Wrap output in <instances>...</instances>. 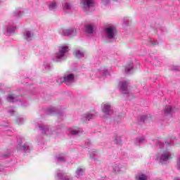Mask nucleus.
<instances>
[{
	"instance_id": "obj_1",
	"label": "nucleus",
	"mask_w": 180,
	"mask_h": 180,
	"mask_svg": "<svg viewBox=\"0 0 180 180\" xmlns=\"http://www.w3.org/2000/svg\"><path fill=\"white\" fill-rule=\"evenodd\" d=\"M116 28L115 27H110L105 28V32L108 39H113L115 34H116Z\"/></svg>"
},
{
	"instance_id": "obj_2",
	"label": "nucleus",
	"mask_w": 180,
	"mask_h": 180,
	"mask_svg": "<svg viewBox=\"0 0 180 180\" xmlns=\"http://www.w3.org/2000/svg\"><path fill=\"white\" fill-rule=\"evenodd\" d=\"M68 51V46H61L59 49V52L56 53V58H63L64 57V54Z\"/></svg>"
},
{
	"instance_id": "obj_3",
	"label": "nucleus",
	"mask_w": 180,
	"mask_h": 180,
	"mask_svg": "<svg viewBox=\"0 0 180 180\" xmlns=\"http://www.w3.org/2000/svg\"><path fill=\"white\" fill-rule=\"evenodd\" d=\"M103 112L105 113L106 115H112L113 113V111H112V109L110 108V105L108 103L103 104Z\"/></svg>"
},
{
	"instance_id": "obj_4",
	"label": "nucleus",
	"mask_w": 180,
	"mask_h": 180,
	"mask_svg": "<svg viewBox=\"0 0 180 180\" xmlns=\"http://www.w3.org/2000/svg\"><path fill=\"white\" fill-rule=\"evenodd\" d=\"M82 8L85 9V8H91L92 6V4H94V1L92 0H84L82 1Z\"/></svg>"
},
{
	"instance_id": "obj_5",
	"label": "nucleus",
	"mask_w": 180,
	"mask_h": 180,
	"mask_svg": "<svg viewBox=\"0 0 180 180\" xmlns=\"http://www.w3.org/2000/svg\"><path fill=\"white\" fill-rule=\"evenodd\" d=\"M74 79V75L70 74L69 75H68L67 77H64L63 78V82H65V84H66V85H70V84H71V82H72V80Z\"/></svg>"
},
{
	"instance_id": "obj_6",
	"label": "nucleus",
	"mask_w": 180,
	"mask_h": 180,
	"mask_svg": "<svg viewBox=\"0 0 180 180\" xmlns=\"http://www.w3.org/2000/svg\"><path fill=\"white\" fill-rule=\"evenodd\" d=\"M171 158V153H166L161 156L162 161H168Z\"/></svg>"
},
{
	"instance_id": "obj_7",
	"label": "nucleus",
	"mask_w": 180,
	"mask_h": 180,
	"mask_svg": "<svg viewBox=\"0 0 180 180\" xmlns=\"http://www.w3.org/2000/svg\"><path fill=\"white\" fill-rule=\"evenodd\" d=\"M74 55L75 56L76 58H82L84 57V53L81 52L80 51H75Z\"/></svg>"
},
{
	"instance_id": "obj_8",
	"label": "nucleus",
	"mask_w": 180,
	"mask_h": 180,
	"mask_svg": "<svg viewBox=\"0 0 180 180\" xmlns=\"http://www.w3.org/2000/svg\"><path fill=\"white\" fill-rule=\"evenodd\" d=\"M49 9L50 11H54L57 9V3H56V1L51 3L49 6Z\"/></svg>"
},
{
	"instance_id": "obj_9",
	"label": "nucleus",
	"mask_w": 180,
	"mask_h": 180,
	"mask_svg": "<svg viewBox=\"0 0 180 180\" xmlns=\"http://www.w3.org/2000/svg\"><path fill=\"white\" fill-rule=\"evenodd\" d=\"M86 32L89 34L94 33V27H92V25H89L86 26Z\"/></svg>"
},
{
	"instance_id": "obj_10",
	"label": "nucleus",
	"mask_w": 180,
	"mask_h": 180,
	"mask_svg": "<svg viewBox=\"0 0 180 180\" xmlns=\"http://www.w3.org/2000/svg\"><path fill=\"white\" fill-rule=\"evenodd\" d=\"M120 89L122 91H127V83L126 82H122L120 84Z\"/></svg>"
},
{
	"instance_id": "obj_11",
	"label": "nucleus",
	"mask_w": 180,
	"mask_h": 180,
	"mask_svg": "<svg viewBox=\"0 0 180 180\" xmlns=\"http://www.w3.org/2000/svg\"><path fill=\"white\" fill-rule=\"evenodd\" d=\"M72 33H74V29L66 30L64 32L65 36H70V34H72Z\"/></svg>"
},
{
	"instance_id": "obj_12",
	"label": "nucleus",
	"mask_w": 180,
	"mask_h": 180,
	"mask_svg": "<svg viewBox=\"0 0 180 180\" xmlns=\"http://www.w3.org/2000/svg\"><path fill=\"white\" fill-rule=\"evenodd\" d=\"M70 9H71V5L69 3H65L63 6L64 12H66V11H68Z\"/></svg>"
},
{
	"instance_id": "obj_13",
	"label": "nucleus",
	"mask_w": 180,
	"mask_h": 180,
	"mask_svg": "<svg viewBox=\"0 0 180 180\" xmlns=\"http://www.w3.org/2000/svg\"><path fill=\"white\" fill-rule=\"evenodd\" d=\"M13 99H15V95L9 94L8 98V102H13Z\"/></svg>"
},
{
	"instance_id": "obj_14",
	"label": "nucleus",
	"mask_w": 180,
	"mask_h": 180,
	"mask_svg": "<svg viewBox=\"0 0 180 180\" xmlns=\"http://www.w3.org/2000/svg\"><path fill=\"white\" fill-rule=\"evenodd\" d=\"M25 39H27V40L32 39V34H30V32H27L26 35H25Z\"/></svg>"
},
{
	"instance_id": "obj_15",
	"label": "nucleus",
	"mask_w": 180,
	"mask_h": 180,
	"mask_svg": "<svg viewBox=\"0 0 180 180\" xmlns=\"http://www.w3.org/2000/svg\"><path fill=\"white\" fill-rule=\"evenodd\" d=\"M165 113H167V115H169V113H171V112H172V108L171 107H167L166 109H165Z\"/></svg>"
},
{
	"instance_id": "obj_16",
	"label": "nucleus",
	"mask_w": 180,
	"mask_h": 180,
	"mask_svg": "<svg viewBox=\"0 0 180 180\" xmlns=\"http://www.w3.org/2000/svg\"><path fill=\"white\" fill-rule=\"evenodd\" d=\"M137 180H147V176H146L144 174H141L139 176Z\"/></svg>"
},
{
	"instance_id": "obj_17",
	"label": "nucleus",
	"mask_w": 180,
	"mask_h": 180,
	"mask_svg": "<svg viewBox=\"0 0 180 180\" xmlns=\"http://www.w3.org/2000/svg\"><path fill=\"white\" fill-rule=\"evenodd\" d=\"M148 119V117L147 115H142L141 117V122H146Z\"/></svg>"
},
{
	"instance_id": "obj_18",
	"label": "nucleus",
	"mask_w": 180,
	"mask_h": 180,
	"mask_svg": "<svg viewBox=\"0 0 180 180\" xmlns=\"http://www.w3.org/2000/svg\"><path fill=\"white\" fill-rule=\"evenodd\" d=\"M126 71H127V72H129V71H130V70H131V65H128L126 66Z\"/></svg>"
},
{
	"instance_id": "obj_19",
	"label": "nucleus",
	"mask_w": 180,
	"mask_h": 180,
	"mask_svg": "<svg viewBox=\"0 0 180 180\" xmlns=\"http://www.w3.org/2000/svg\"><path fill=\"white\" fill-rule=\"evenodd\" d=\"M176 168H177V169H180V158H179V160L177 161Z\"/></svg>"
},
{
	"instance_id": "obj_20",
	"label": "nucleus",
	"mask_w": 180,
	"mask_h": 180,
	"mask_svg": "<svg viewBox=\"0 0 180 180\" xmlns=\"http://www.w3.org/2000/svg\"><path fill=\"white\" fill-rule=\"evenodd\" d=\"M71 134H78L79 131L75 130L70 131Z\"/></svg>"
},
{
	"instance_id": "obj_21",
	"label": "nucleus",
	"mask_w": 180,
	"mask_h": 180,
	"mask_svg": "<svg viewBox=\"0 0 180 180\" xmlns=\"http://www.w3.org/2000/svg\"><path fill=\"white\" fill-rule=\"evenodd\" d=\"M86 119H92V115L91 114H86Z\"/></svg>"
},
{
	"instance_id": "obj_22",
	"label": "nucleus",
	"mask_w": 180,
	"mask_h": 180,
	"mask_svg": "<svg viewBox=\"0 0 180 180\" xmlns=\"http://www.w3.org/2000/svg\"><path fill=\"white\" fill-rule=\"evenodd\" d=\"M81 171H82L81 169H78L77 172V174H79V172H81Z\"/></svg>"
}]
</instances>
